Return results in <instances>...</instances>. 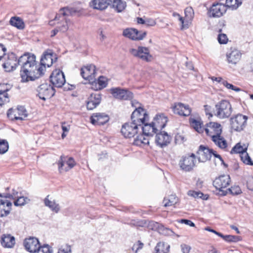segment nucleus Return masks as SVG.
Instances as JSON below:
<instances>
[{"instance_id":"1","label":"nucleus","mask_w":253,"mask_h":253,"mask_svg":"<svg viewBox=\"0 0 253 253\" xmlns=\"http://www.w3.org/2000/svg\"><path fill=\"white\" fill-rule=\"evenodd\" d=\"M75 12L73 8L69 7H64L59 10L54 19L49 22L50 25H56V28L51 31V37L55 36L59 31L65 32L68 30L71 22L67 17L72 15Z\"/></svg>"},{"instance_id":"2","label":"nucleus","mask_w":253,"mask_h":253,"mask_svg":"<svg viewBox=\"0 0 253 253\" xmlns=\"http://www.w3.org/2000/svg\"><path fill=\"white\" fill-rule=\"evenodd\" d=\"M43 67L37 68L36 65L21 66L20 76L22 79H36L43 77Z\"/></svg>"},{"instance_id":"3","label":"nucleus","mask_w":253,"mask_h":253,"mask_svg":"<svg viewBox=\"0 0 253 253\" xmlns=\"http://www.w3.org/2000/svg\"><path fill=\"white\" fill-rule=\"evenodd\" d=\"M80 74L83 79H107L101 75H99V71L92 64H87L80 69Z\"/></svg>"},{"instance_id":"4","label":"nucleus","mask_w":253,"mask_h":253,"mask_svg":"<svg viewBox=\"0 0 253 253\" xmlns=\"http://www.w3.org/2000/svg\"><path fill=\"white\" fill-rule=\"evenodd\" d=\"M215 115L220 119L228 118L231 114L232 108L230 102L226 100H222L215 106Z\"/></svg>"},{"instance_id":"5","label":"nucleus","mask_w":253,"mask_h":253,"mask_svg":"<svg viewBox=\"0 0 253 253\" xmlns=\"http://www.w3.org/2000/svg\"><path fill=\"white\" fill-rule=\"evenodd\" d=\"M38 96L40 99L45 100L50 99L55 93L53 88L48 80V83H46L41 84L38 88Z\"/></svg>"},{"instance_id":"6","label":"nucleus","mask_w":253,"mask_h":253,"mask_svg":"<svg viewBox=\"0 0 253 253\" xmlns=\"http://www.w3.org/2000/svg\"><path fill=\"white\" fill-rule=\"evenodd\" d=\"M148 118L146 111L140 106L135 109L131 116V122L140 126L148 121Z\"/></svg>"},{"instance_id":"7","label":"nucleus","mask_w":253,"mask_h":253,"mask_svg":"<svg viewBox=\"0 0 253 253\" xmlns=\"http://www.w3.org/2000/svg\"><path fill=\"white\" fill-rule=\"evenodd\" d=\"M230 182V178L228 175H222L216 178L213 182V185L217 190L221 192L220 194L225 196L227 194V191L223 189L226 188Z\"/></svg>"},{"instance_id":"8","label":"nucleus","mask_w":253,"mask_h":253,"mask_svg":"<svg viewBox=\"0 0 253 253\" xmlns=\"http://www.w3.org/2000/svg\"><path fill=\"white\" fill-rule=\"evenodd\" d=\"M7 116L12 121L23 120L28 116V113L24 107L20 106L15 109H9L7 111Z\"/></svg>"},{"instance_id":"9","label":"nucleus","mask_w":253,"mask_h":253,"mask_svg":"<svg viewBox=\"0 0 253 253\" xmlns=\"http://www.w3.org/2000/svg\"><path fill=\"white\" fill-rule=\"evenodd\" d=\"M76 163L72 157H67L64 155L60 156L58 161V170L60 173L63 171H68L73 168Z\"/></svg>"},{"instance_id":"10","label":"nucleus","mask_w":253,"mask_h":253,"mask_svg":"<svg viewBox=\"0 0 253 253\" xmlns=\"http://www.w3.org/2000/svg\"><path fill=\"white\" fill-rule=\"evenodd\" d=\"M129 52L133 56L138 57L147 62L150 61L152 58L150 54L149 49L146 47L139 46L137 49L131 48Z\"/></svg>"},{"instance_id":"11","label":"nucleus","mask_w":253,"mask_h":253,"mask_svg":"<svg viewBox=\"0 0 253 253\" xmlns=\"http://www.w3.org/2000/svg\"><path fill=\"white\" fill-rule=\"evenodd\" d=\"M139 126L132 122L126 123L122 126L121 132L125 137L131 138L138 133Z\"/></svg>"},{"instance_id":"12","label":"nucleus","mask_w":253,"mask_h":253,"mask_svg":"<svg viewBox=\"0 0 253 253\" xmlns=\"http://www.w3.org/2000/svg\"><path fill=\"white\" fill-rule=\"evenodd\" d=\"M248 118L242 114H238L230 119L232 129L235 131H241L245 127Z\"/></svg>"},{"instance_id":"13","label":"nucleus","mask_w":253,"mask_h":253,"mask_svg":"<svg viewBox=\"0 0 253 253\" xmlns=\"http://www.w3.org/2000/svg\"><path fill=\"white\" fill-rule=\"evenodd\" d=\"M146 32L139 31L136 29L127 28L124 30L123 35L133 41H140L146 36Z\"/></svg>"},{"instance_id":"14","label":"nucleus","mask_w":253,"mask_h":253,"mask_svg":"<svg viewBox=\"0 0 253 253\" xmlns=\"http://www.w3.org/2000/svg\"><path fill=\"white\" fill-rule=\"evenodd\" d=\"M4 59L2 66L6 72L13 71L19 64V59L17 60L16 55L13 53H9L6 55V58Z\"/></svg>"},{"instance_id":"15","label":"nucleus","mask_w":253,"mask_h":253,"mask_svg":"<svg viewBox=\"0 0 253 253\" xmlns=\"http://www.w3.org/2000/svg\"><path fill=\"white\" fill-rule=\"evenodd\" d=\"M110 92L114 97L120 100H129L133 97V94L128 90L120 87L110 89Z\"/></svg>"},{"instance_id":"16","label":"nucleus","mask_w":253,"mask_h":253,"mask_svg":"<svg viewBox=\"0 0 253 253\" xmlns=\"http://www.w3.org/2000/svg\"><path fill=\"white\" fill-rule=\"evenodd\" d=\"M242 53L239 50L231 47L226 52V60L229 64L236 65L240 60Z\"/></svg>"},{"instance_id":"17","label":"nucleus","mask_w":253,"mask_h":253,"mask_svg":"<svg viewBox=\"0 0 253 253\" xmlns=\"http://www.w3.org/2000/svg\"><path fill=\"white\" fill-rule=\"evenodd\" d=\"M195 158L196 156L194 154L182 158L179 161L180 167L185 171L191 170L195 166Z\"/></svg>"},{"instance_id":"18","label":"nucleus","mask_w":253,"mask_h":253,"mask_svg":"<svg viewBox=\"0 0 253 253\" xmlns=\"http://www.w3.org/2000/svg\"><path fill=\"white\" fill-rule=\"evenodd\" d=\"M226 11L227 8L225 4L220 3L213 4L209 11V16L214 18L220 17Z\"/></svg>"},{"instance_id":"19","label":"nucleus","mask_w":253,"mask_h":253,"mask_svg":"<svg viewBox=\"0 0 253 253\" xmlns=\"http://www.w3.org/2000/svg\"><path fill=\"white\" fill-rule=\"evenodd\" d=\"M213 153L212 149L201 145L197 152V157L199 162L204 163L210 160Z\"/></svg>"},{"instance_id":"20","label":"nucleus","mask_w":253,"mask_h":253,"mask_svg":"<svg viewBox=\"0 0 253 253\" xmlns=\"http://www.w3.org/2000/svg\"><path fill=\"white\" fill-rule=\"evenodd\" d=\"M171 108L174 113L180 116H188L191 113V109L188 105L182 103H175Z\"/></svg>"},{"instance_id":"21","label":"nucleus","mask_w":253,"mask_h":253,"mask_svg":"<svg viewBox=\"0 0 253 253\" xmlns=\"http://www.w3.org/2000/svg\"><path fill=\"white\" fill-rule=\"evenodd\" d=\"M53 53L50 50L45 51L42 55L39 66L44 67L42 70L43 75L45 72L46 67H49L52 65L53 63Z\"/></svg>"},{"instance_id":"22","label":"nucleus","mask_w":253,"mask_h":253,"mask_svg":"<svg viewBox=\"0 0 253 253\" xmlns=\"http://www.w3.org/2000/svg\"><path fill=\"white\" fill-rule=\"evenodd\" d=\"M205 130L207 135L211 136L220 135L222 132L220 124L215 122H210L207 124Z\"/></svg>"},{"instance_id":"23","label":"nucleus","mask_w":253,"mask_h":253,"mask_svg":"<svg viewBox=\"0 0 253 253\" xmlns=\"http://www.w3.org/2000/svg\"><path fill=\"white\" fill-rule=\"evenodd\" d=\"M19 65L21 66L36 65V56L35 54L26 52L19 58Z\"/></svg>"},{"instance_id":"24","label":"nucleus","mask_w":253,"mask_h":253,"mask_svg":"<svg viewBox=\"0 0 253 253\" xmlns=\"http://www.w3.org/2000/svg\"><path fill=\"white\" fill-rule=\"evenodd\" d=\"M170 142V137L165 131L156 133L155 142L161 148L167 146Z\"/></svg>"},{"instance_id":"25","label":"nucleus","mask_w":253,"mask_h":253,"mask_svg":"<svg viewBox=\"0 0 253 253\" xmlns=\"http://www.w3.org/2000/svg\"><path fill=\"white\" fill-rule=\"evenodd\" d=\"M109 120V116L104 113H94L90 117V122L94 125H103Z\"/></svg>"},{"instance_id":"26","label":"nucleus","mask_w":253,"mask_h":253,"mask_svg":"<svg viewBox=\"0 0 253 253\" xmlns=\"http://www.w3.org/2000/svg\"><path fill=\"white\" fill-rule=\"evenodd\" d=\"M24 245L27 251L30 253H36L39 248L40 243L38 239L30 237L25 240Z\"/></svg>"},{"instance_id":"27","label":"nucleus","mask_w":253,"mask_h":253,"mask_svg":"<svg viewBox=\"0 0 253 253\" xmlns=\"http://www.w3.org/2000/svg\"><path fill=\"white\" fill-rule=\"evenodd\" d=\"M12 203L3 198V194H0V217L7 215L11 210Z\"/></svg>"},{"instance_id":"28","label":"nucleus","mask_w":253,"mask_h":253,"mask_svg":"<svg viewBox=\"0 0 253 253\" xmlns=\"http://www.w3.org/2000/svg\"><path fill=\"white\" fill-rule=\"evenodd\" d=\"M168 122L167 118L164 114L157 115L154 119L152 123L157 132L161 131L166 125Z\"/></svg>"},{"instance_id":"29","label":"nucleus","mask_w":253,"mask_h":253,"mask_svg":"<svg viewBox=\"0 0 253 253\" xmlns=\"http://www.w3.org/2000/svg\"><path fill=\"white\" fill-rule=\"evenodd\" d=\"M110 3V0H91L90 6L93 9L103 10L107 8Z\"/></svg>"},{"instance_id":"30","label":"nucleus","mask_w":253,"mask_h":253,"mask_svg":"<svg viewBox=\"0 0 253 253\" xmlns=\"http://www.w3.org/2000/svg\"><path fill=\"white\" fill-rule=\"evenodd\" d=\"M101 101V96L99 94H91L86 103L88 110H92L99 105Z\"/></svg>"},{"instance_id":"31","label":"nucleus","mask_w":253,"mask_h":253,"mask_svg":"<svg viewBox=\"0 0 253 253\" xmlns=\"http://www.w3.org/2000/svg\"><path fill=\"white\" fill-rule=\"evenodd\" d=\"M3 90H0V106L2 105L5 103L9 101V98L6 92L8 91L10 88L11 85L9 84H0Z\"/></svg>"},{"instance_id":"32","label":"nucleus","mask_w":253,"mask_h":253,"mask_svg":"<svg viewBox=\"0 0 253 253\" xmlns=\"http://www.w3.org/2000/svg\"><path fill=\"white\" fill-rule=\"evenodd\" d=\"M49 196L47 195L44 200V204L45 206L49 208L53 212L58 213L60 210V207L55 200L49 199Z\"/></svg>"},{"instance_id":"33","label":"nucleus","mask_w":253,"mask_h":253,"mask_svg":"<svg viewBox=\"0 0 253 253\" xmlns=\"http://www.w3.org/2000/svg\"><path fill=\"white\" fill-rule=\"evenodd\" d=\"M139 128L142 130L143 134L146 136L152 135L153 133L157 132L152 122L151 124L145 122L143 125L139 126Z\"/></svg>"},{"instance_id":"34","label":"nucleus","mask_w":253,"mask_h":253,"mask_svg":"<svg viewBox=\"0 0 253 253\" xmlns=\"http://www.w3.org/2000/svg\"><path fill=\"white\" fill-rule=\"evenodd\" d=\"M15 238L9 234L3 235L1 239V245L4 248H11L15 245Z\"/></svg>"},{"instance_id":"35","label":"nucleus","mask_w":253,"mask_h":253,"mask_svg":"<svg viewBox=\"0 0 253 253\" xmlns=\"http://www.w3.org/2000/svg\"><path fill=\"white\" fill-rule=\"evenodd\" d=\"M107 80H93L89 82L90 87L94 90H100L105 87L107 84Z\"/></svg>"},{"instance_id":"36","label":"nucleus","mask_w":253,"mask_h":253,"mask_svg":"<svg viewBox=\"0 0 253 253\" xmlns=\"http://www.w3.org/2000/svg\"><path fill=\"white\" fill-rule=\"evenodd\" d=\"M189 123L192 127L199 133H202L205 129L202 126V123L200 119L190 118Z\"/></svg>"},{"instance_id":"37","label":"nucleus","mask_w":253,"mask_h":253,"mask_svg":"<svg viewBox=\"0 0 253 253\" xmlns=\"http://www.w3.org/2000/svg\"><path fill=\"white\" fill-rule=\"evenodd\" d=\"M148 136H145L143 133L139 134L134 139L133 144L137 146L149 144V140Z\"/></svg>"},{"instance_id":"38","label":"nucleus","mask_w":253,"mask_h":253,"mask_svg":"<svg viewBox=\"0 0 253 253\" xmlns=\"http://www.w3.org/2000/svg\"><path fill=\"white\" fill-rule=\"evenodd\" d=\"M215 144L220 148L224 149L227 147V142L224 138L220 135L212 136L211 138Z\"/></svg>"},{"instance_id":"39","label":"nucleus","mask_w":253,"mask_h":253,"mask_svg":"<svg viewBox=\"0 0 253 253\" xmlns=\"http://www.w3.org/2000/svg\"><path fill=\"white\" fill-rule=\"evenodd\" d=\"M169 246L164 242H159L155 248V253H168Z\"/></svg>"},{"instance_id":"40","label":"nucleus","mask_w":253,"mask_h":253,"mask_svg":"<svg viewBox=\"0 0 253 253\" xmlns=\"http://www.w3.org/2000/svg\"><path fill=\"white\" fill-rule=\"evenodd\" d=\"M10 23L12 26H13L19 29H23L24 28V23L20 17H11L10 20Z\"/></svg>"},{"instance_id":"41","label":"nucleus","mask_w":253,"mask_h":253,"mask_svg":"<svg viewBox=\"0 0 253 253\" xmlns=\"http://www.w3.org/2000/svg\"><path fill=\"white\" fill-rule=\"evenodd\" d=\"M178 201V198L175 195H171L168 198H164L163 203L165 207L174 206Z\"/></svg>"},{"instance_id":"42","label":"nucleus","mask_w":253,"mask_h":253,"mask_svg":"<svg viewBox=\"0 0 253 253\" xmlns=\"http://www.w3.org/2000/svg\"><path fill=\"white\" fill-rule=\"evenodd\" d=\"M242 0H226L225 5L232 10L237 9L241 5Z\"/></svg>"},{"instance_id":"43","label":"nucleus","mask_w":253,"mask_h":253,"mask_svg":"<svg viewBox=\"0 0 253 253\" xmlns=\"http://www.w3.org/2000/svg\"><path fill=\"white\" fill-rule=\"evenodd\" d=\"M126 7V2L121 0H115L113 3V7L118 12L123 11Z\"/></svg>"},{"instance_id":"44","label":"nucleus","mask_w":253,"mask_h":253,"mask_svg":"<svg viewBox=\"0 0 253 253\" xmlns=\"http://www.w3.org/2000/svg\"><path fill=\"white\" fill-rule=\"evenodd\" d=\"M172 15L173 17L177 18V19L180 22L181 30L188 28V27H189L188 21H185V19L183 18V17H181L178 13H177L176 12H173L172 13Z\"/></svg>"},{"instance_id":"45","label":"nucleus","mask_w":253,"mask_h":253,"mask_svg":"<svg viewBox=\"0 0 253 253\" xmlns=\"http://www.w3.org/2000/svg\"><path fill=\"white\" fill-rule=\"evenodd\" d=\"M184 13L185 16V21H188L189 24L194 16V10L191 7H187L185 8Z\"/></svg>"},{"instance_id":"46","label":"nucleus","mask_w":253,"mask_h":253,"mask_svg":"<svg viewBox=\"0 0 253 253\" xmlns=\"http://www.w3.org/2000/svg\"><path fill=\"white\" fill-rule=\"evenodd\" d=\"M247 149V146L244 144L243 146L241 145L240 143L237 144L231 150V153H239L240 155L242 154V153L246 152Z\"/></svg>"},{"instance_id":"47","label":"nucleus","mask_w":253,"mask_h":253,"mask_svg":"<svg viewBox=\"0 0 253 253\" xmlns=\"http://www.w3.org/2000/svg\"><path fill=\"white\" fill-rule=\"evenodd\" d=\"M49 79H65V75L63 72L60 69L54 70L50 75Z\"/></svg>"},{"instance_id":"48","label":"nucleus","mask_w":253,"mask_h":253,"mask_svg":"<svg viewBox=\"0 0 253 253\" xmlns=\"http://www.w3.org/2000/svg\"><path fill=\"white\" fill-rule=\"evenodd\" d=\"M219 237L222 238L224 241L228 242H236L240 240L239 236L234 235H224L220 233Z\"/></svg>"},{"instance_id":"49","label":"nucleus","mask_w":253,"mask_h":253,"mask_svg":"<svg viewBox=\"0 0 253 253\" xmlns=\"http://www.w3.org/2000/svg\"><path fill=\"white\" fill-rule=\"evenodd\" d=\"M160 233L166 236H172L175 234L173 231L169 228H166L163 225L158 226Z\"/></svg>"},{"instance_id":"50","label":"nucleus","mask_w":253,"mask_h":253,"mask_svg":"<svg viewBox=\"0 0 253 253\" xmlns=\"http://www.w3.org/2000/svg\"><path fill=\"white\" fill-rule=\"evenodd\" d=\"M240 156L241 160L244 163L249 165H253V163L251 160L250 157L246 152L242 153V154H241Z\"/></svg>"},{"instance_id":"51","label":"nucleus","mask_w":253,"mask_h":253,"mask_svg":"<svg viewBox=\"0 0 253 253\" xmlns=\"http://www.w3.org/2000/svg\"><path fill=\"white\" fill-rule=\"evenodd\" d=\"M9 146L8 142L3 139L0 140V154H3L6 153L8 149Z\"/></svg>"},{"instance_id":"52","label":"nucleus","mask_w":253,"mask_h":253,"mask_svg":"<svg viewBox=\"0 0 253 253\" xmlns=\"http://www.w3.org/2000/svg\"><path fill=\"white\" fill-rule=\"evenodd\" d=\"M37 252L38 253H52V250L48 245H44L42 246L40 245Z\"/></svg>"},{"instance_id":"53","label":"nucleus","mask_w":253,"mask_h":253,"mask_svg":"<svg viewBox=\"0 0 253 253\" xmlns=\"http://www.w3.org/2000/svg\"><path fill=\"white\" fill-rule=\"evenodd\" d=\"M188 195L192 197H194L195 198H202L203 199H206L205 197H203L204 195L203 193L200 192V191H195L193 190H189L188 192Z\"/></svg>"},{"instance_id":"54","label":"nucleus","mask_w":253,"mask_h":253,"mask_svg":"<svg viewBox=\"0 0 253 253\" xmlns=\"http://www.w3.org/2000/svg\"><path fill=\"white\" fill-rule=\"evenodd\" d=\"M227 191V193L229 192L233 195H237L241 193V190L239 186L235 185L232 186L230 188L226 190Z\"/></svg>"},{"instance_id":"55","label":"nucleus","mask_w":253,"mask_h":253,"mask_svg":"<svg viewBox=\"0 0 253 253\" xmlns=\"http://www.w3.org/2000/svg\"><path fill=\"white\" fill-rule=\"evenodd\" d=\"M49 83L51 85L53 86V88L55 87H62L64 84V82L66 80H49Z\"/></svg>"},{"instance_id":"56","label":"nucleus","mask_w":253,"mask_h":253,"mask_svg":"<svg viewBox=\"0 0 253 253\" xmlns=\"http://www.w3.org/2000/svg\"><path fill=\"white\" fill-rule=\"evenodd\" d=\"M217 40L220 44H226L228 41L226 35L224 34H219L218 36Z\"/></svg>"},{"instance_id":"57","label":"nucleus","mask_w":253,"mask_h":253,"mask_svg":"<svg viewBox=\"0 0 253 253\" xmlns=\"http://www.w3.org/2000/svg\"><path fill=\"white\" fill-rule=\"evenodd\" d=\"M17 198V199L14 202V204L16 206L24 205L26 203V200L27 199V198L22 196H18Z\"/></svg>"},{"instance_id":"58","label":"nucleus","mask_w":253,"mask_h":253,"mask_svg":"<svg viewBox=\"0 0 253 253\" xmlns=\"http://www.w3.org/2000/svg\"><path fill=\"white\" fill-rule=\"evenodd\" d=\"M180 248L182 253H189L191 250V247L186 244H181Z\"/></svg>"},{"instance_id":"59","label":"nucleus","mask_w":253,"mask_h":253,"mask_svg":"<svg viewBox=\"0 0 253 253\" xmlns=\"http://www.w3.org/2000/svg\"><path fill=\"white\" fill-rule=\"evenodd\" d=\"M18 192L16 191L15 190H13V192H12V193L10 194H5L4 195H3V198L4 199H6V198H12L13 199H16L17 197H18Z\"/></svg>"},{"instance_id":"60","label":"nucleus","mask_w":253,"mask_h":253,"mask_svg":"<svg viewBox=\"0 0 253 253\" xmlns=\"http://www.w3.org/2000/svg\"><path fill=\"white\" fill-rule=\"evenodd\" d=\"M58 253H71V249L70 246H66L59 249Z\"/></svg>"},{"instance_id":"61","label":"nucleus","mask_w":253,"mask_h":253,"mask_svg":"<svg viewBox=\"0 0 253 253\" xmlns=\"http://www.w3.org/2000/svg\"><path fill=\"white\" fill-rule=\"evenodd\" d=\"M143 244L138 241L136 244H134L132 247V250L135 251V253L139 249L143 248Z\"/></svg>"},{"instance_id":"62","label":"nucleus","mask_w":253,"mask_h":253,"mask_svg":"<svg viewBox=\"0 0 253 253\" xmlns=\"http://www.w3.org/2000/svg\"><path fill=\"white\" fill-rule=\"evenodd\" d=\"M62 87L64 90H69L74 89L75 87V86L74 84L67 83L66 81H65L64 82V84L63 85Z\"/></svg>"},{"instance_id":"63","label":"nucleus","mask_w":253,"mask_h":253,"mask_svg":"<svg viewBox=\"0 0 253 253\" xmlns=\"http://www.w3.org/2000/svg\"><path fill=\"white\" fill-rule=\"evenodd\" d=\"M156 24L155 21L153 19L147 18L145 20V25L147 26H154Z\"/></svg>"},{"instance_id":"64","label":"nucleus","mask_w":253,"mask_h":253,"mask_svg":"<svg viewBox=\"0 0 253 253\" xmlns=\"http://www.w3.org/2000/svg\"><path fill=\"white\" fill-rule=\"evenodd\" d=\"M6 48L2 44L0 43V60H2L3 56L5 55Z\"/></svg>"}]
</instances>
